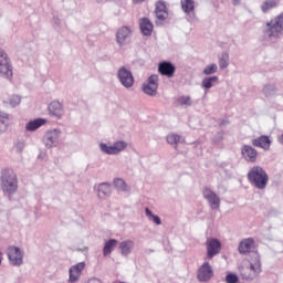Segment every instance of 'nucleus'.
<instances>
[{"label": "nucleus", "instance_id": "obj_2", "mask_svg": "<svg viewBox=\"0 0 283 283\" xmlns=\"http://www.w3.org/2000/svg\"><path fill=\"white\" fill-rule=\"evenodd\" d=\"M1 188L4 193H9V196H12V193H17V190L19 189V180L17 179V174L14 171L4 168L1 172Z\"/></svg>", "mask_w": 283, "mask_h": 283}, {"label": "nucleus", "instance_id": "obj_3", "mask_svg": "<svg viewBox=\"0 0 283 283\" xmlns=\"http://www.w3.org/2000/svg\"><path fill=\"white\" fill-rule=\"evenodd\" d=\"M248 179L256 189H266L269 185V175L264 168L260 166H254L248 172Z\"/></svg>", "mask_w": 283, "mask_h": 283}, {"label": "nucleus", "instance_id": "obj_15", "mask_svg": "<svg viewBox=\"0 0 283 283\" xmlns=\"http://www.w3.org/2000/svg\"><path fill=\"white\" fill-rule=\"evenodd\" d=\"M255 249V241L253 238L244 239L239 244V253L242 255H247V253H251Z\"/></svg>", "mask_w": 283, "mask_h": 283}, {"label": "nucleus", "instance_id": "obj_14", "mask_svg": "<svg viewBox=\"0 0 283 283\" xmlns=\"http://www.w3.org/2000/svg\"><path fill=\"white\" fill-rule=\"evenodd\" d=\"M241 154L248 163H255L258 160V150L249 145L242 147Z\"/></svg>", "mask_w": 283, "mask_h": 283}, {"label": "nucleus", "instance_id": "obj_16", "mask_svg": "<svg viewBox=\"0 0 283 283\" xmlns=\"http://www.w3.org/2000/svg\"><path fill=\"white\" fill-rule=\"evenodd\" d=\"M253 147H260L264 149V151H269L271 149V138L266 135H262L259 138L252 140Z\"/></svg>", "mask_w": 283, "mask_h": 283}, {"label": "nucleus", "instance_id": "obj_37", "mask_svg": "<svg viewBox=\"0 0 283 283\" xmlns=\"http://www.w3.org/2000/svg\"><path fill=\"white\" fill-rule=\"evenodd\" d=\"M113 146H115V150H117V154H120L124 149L127 148V143L125 142H117Z\"/></svg>", "mask_w": 283, "mask_h": 283}, {"label": "nucleus", "instance_id": "obj_18", "mask_svg": "<svg viewBox=\"0 0 283 283\" xmlns=\"http://www.w3.org/2000/svg\"><path fill=\"white\" fill-rule=\"evenodd\" d=\"M85 269V262H80L70 269V282H76Z\"/></svg>", "mask_w": 283, "mask_h": 283}, {"label": "nucleus", "instance_id": "obj_1", "mask_svg": "<svg viewBox=\"0 0 283 283\" xmlns=\"http://www.w3.org/2000/svg\"><path fill=\"white\" fill-rule=\"evenodd\" d=\"M260 273H262V261L258 256L251 261H243L239 266V275L245 282L260 277Z\"/></svg>", "mask_w": 283, "mask_h": 283}, {"label": "nucleus", "instance_id": "obj_34", "mask_svg": "<svg viewBox=\"0 0 283 283\" xmlns=\"http://www.w3.org/2000/svg\"><path fill=\"white\" fill-rule=\"evenodd\" d=\"M114 185L117 189H120L122 191H127V184L123 179H115Z\"/></svg>", "mask_w": 283, "mask_h": 283}, {"label": "nucleus", "instance_id": "obj_26", "mask_svg": "<svg viewBox=\"0 0 283 283\" xmlns=\"http://www.w3.org/2000/svg\"><path fill=\"white\" fill-rule=\"evenodd\" d=\"M109 193H112V188H111L109 184H101L98 186V196L99 197L109 196Z\"/></svg>", "mask_w": 283, "mask_h": 283}, {"label": "nucleus", "instance_id": "obj_20", "mask_svg": "<svg viewBox=\"0 0 283 283\" xmlns=\"http://www.w3.org/2000/svg\"><path fill=\"white\" fill-rule=\"evenodd\" d=\"M49 112L52 116H56V118H62L63 105L60 102H51L49 105Z\"/></svg>", "mask_w": 283, "mask_h": 283}, {"label": "nucleus", "instance_id": "obj_19", "mask_svg": "<svg viewBox=\"0 0 283 283\" xmlns=\"http://www.w3.org/2000/svg\"><path fill=\"white\" fill-rule=\"evenodd\" d=\"M132 36V30L128 27H122L117 30L116 39L119 45H123Z\"/></svg>", "mask_w": 283, "mask_h": 283}, {"label": "nucleus", "instance_id": "obj_5", "mask_svg": "<svg viewBox=\"0 0 283 283\" xmlns=\"http://www.w3.org/2000/svg\"><path fill=\"white\" fill-rule=\"evenodd\" d=\"M0 75L3 78H12V64H10V59L3 49H0Z\"/></svg>", "mask_w": 283, "mask_h": 283}, {"label": "nucleus", "instance_id": "obj_13", "mask_svg": "<svg viewBox=\"0 0 283 283\" xmlns=\"http://www.w3.org/2000/svg\"><path fill=\"white\" fill-rule=\"evenodd\" d=\"M158 72L163 76H167L168 78H172L174 74H176V66L170 62H161L158 66Z\"/></svg>", "mask_w": 283, "mask_h": 283}, {"label": "nucleus", "instance_id": "obj_28", "mask_svg": "<svg viewBox=\"0 0 283 283\" xmlns=\"http://www.w3.org/2000/svg\"><path fill=\"white\" fill-rule=\"evenodd\" d=\"M219 67L221 70H226V67H229V53H222L219 59Z\"/></svg>", "mask_w": 283, "mask_h": 283}, {"label": "nucleus", "instance_id": "obj_31", "mask_svg": "<svg viewBox=\"0 0 283 283\" xmlns=\"http://www.w3.org/2000/svg\"><path fill=\"white\" fill-rule=\"evenodd\" d=\"M146 216L149 218V220H153V222H155V224H163L160 217L153 214L151 210H149V208H146Z\"/></svg>", "mask_w": 283, "mask_h": 283}, {"label": "nucleus", "instance_id": "obj_38", "mask_svg": "<svg viewBox=\"0 0 283 283\" xmlns=\"http://www.w3.org/2000/svg\"><path fill=\"white\" fill-rule=\"evenodd\" d=\"M9 103L11 105V107H17V105L21 104V97H19V95H13L10 99Z\"/></svg>", "mask_w": 283, "mask_h": 283}, {"label": "nucleus", "instance_id": "obj_36", "mask_svg": "<svg viewBox=\"0 0 283 283\" xmlns=\"http://www.w3.org/2000/svg\"><path fill=\"white\" fill-rule=\"evenodd\" d=\"M226 282L227 283H238V282H240V277H238L237 274L229 273L228 275H226Z\"/></svg>", "mask_w": 283, "mask_h": 283}, {"label": "nucleus", "instance_id": "obj_30", "mask_svg": "<svg viewBox=\"0 0 283 283\" xmlns=\"http://www.w3.org/2000/svg\"><path fill=\"white\" fill-rule=\"evenodd\" d=\"M99 148L104 153V154H113V155H116L118 154L117 150H116V147L113 145V146H107L106 144H101L99 145Z\"/></svg>", "mask_w": 283, "mask_h": 283}, {"label": "nucleus", "instance_id": "obj_40", "mask_svg": "<svg viewBox=\"0 0 283 283\" xmlns=\"http://www.w3.org/2000/svg\"><path fill=\"white\" fill-rule=\"evenodd\" d=\"M145 0H133L134 3H143Z\"/></svg>", "mask_w": 283, "mask_h": 283}, {"label": "nucleus", "instance_id": "obj_11", "mask_svg": "<svg viewBox=\"0 0 283 283\" xmlns=\"http://www.w3.org/2000/svg\"><path fill=\"white\" fill-rule=\"evenodd\" d=\"M143 92L148 96H156V92H158V75L148 77V83L144 84Z\"/></svg>", "mask_w": 283, "mask_h": 283}, {"label": "nucleus", "instance_id": "obj_9", "mask_svg": "<svg viewBox=\"0 0 283 283\" xmlns=\"http://www.w3.org/2000/svg\"><path fill=\"white\" fill-rule=\"evenodd\" d=\"M213 277V268L209 264V262H205L197 272V279L199 282H209Z\"/></svg>", "mask_w": 283, "mask_h": 283}, {"label": "nucleus", "instance_id": "obj_32", "mask_svg": "<svg viewBox=\"0 0 283 283\" xmlns=\"http://www.w3.org/2000/svg\"><path fill=\"white\" fill-rule=\"evenodd\" d=\"M178 105H185L186 107L191 106V97L190 96H180L177 99Z\"/></svg>", "mask_w": 283, "mask_h": 283}, {"label": "nucleus", "instance_id": "obj_41", "mask_svg": "<svg viewBox=\"0 0 283 283\" xmlns=\"http://www.w3.org/2000/svg\"><path fill=\"white\" fill-rule=\"evenodd\" d=\"M279 140H280V143H282V145H283V133H282V135L280 136Z\"/></svg>", "mask_w": 283, "mask_h": 283}, {"label": "nucleus", "instance_id": "obj_29", "mask_svg": "<svg viewBox=\"0 0 283 283\" xmlns=\"http://www.w3.org/2000/svg\"><path fill=\"white\" fill-rule=\"evenodd\" d=\"M217 81H218V76H212V77L205 78L202 81V86L206 90H211V87H213V83H216Z\"/></svg>", "mask_w": 283, "mask_h": 283}, {"label": "nucleus", "instance_id": "obj_10", "mask_svg": "<svg viewBox=\"0 0 283 283\" xmlns=\"http://www.w3.org/2000/svg\"><path fill=\"white\" fill-rule=\"evenodd\" d=\"M202 196L206 200H208L211 209H220V197L213 192L210 188H203Z\"/></svg>", "mask_w": 283, "mask_h": 283}, {"label": "nucleus", "instance_id": "obj_8", "mask_svg": "<svg viewBox=\"0 0 283 283\" xmlns=\"http://www.w3.org/2000/svg\"><path fill=\"white\" fill-rule=\"evenodd\" d=\"M206 249H207V258L208 260H211L212 258H216L218 253H220L222 249V244L218 239L210 238L206 242Z\"/></svg>", "mask_w": 283, "mask_h": 283}, {"label": "nucleus", "instance_id": "obj_35", "mask_svg": "<svg viewBox=\"0 0 283 283\" xmlns=\"http://www.w3.org/2000/svg\"><path fill=\"white\" fill-rule=\"evenodd\" d=\"M217 72L218 65L216 64H211L203 70V74H206L207 76H209V74H216Z\"/></svg>", "mask_w": 283, "mask_h": 283}, {"label": "nucleus", "instance_id": "obj_4", "mask_svg": "<svg viewBox=\"0 0 283 283\" xmlns=\"http://www.w3.org/2000/svg\"><path fill=\"white\" fill-rule=\"evenodd\" d=\"M269 28L266 30L268 36H280L283 32V12L266 23Z\"/></svg>", "mask_w": 283, "mask_h": 283}, {"label": "nucleus", "instance_id": "obj_7", "mask_svg": "<svg viewBox=\"0 0 283 283\" xmlns=\"http://www.w3.org/2000/svg\"><path fill=\"white\" fill-rule=\"evenodd\" d=\"M155 14H156V23H163L167 21L169 17V11L167 10V3L163 0H159L155 3Z\"/></svg>", "mask_w": 283, "mask_h": 283}, {"label": "nucleus", "instance_id": "obj_23", "mask_svg": "<svg viewBox=\"0 0 283 283\" xmlns=\"http://www.w3.org/2000/svg\"><path fill=\"white\" fill-rule=\"evenodd\" d=\"M119 249L122 255H129L132 253V249H134V241L126 240L119 243Z\"/></svg>", "mask_w": 283, "mask_h": 283}, {"label": "nucleus", "instance_id": "obj_25", "mask_svg": "<svg viewBox=\"0 0 283 283\" xmlns=\"http://www.w3.org/2000/svg\"><path fill=\"white\" fill-rule=\"evenodd\" d=\"M276 7H277V2L275 0H266L261 6V10L262 12L266 13L269 12V10H273V8H276Z\"/></svg>", "mask_w": 283, "mask_h": 283}, {"label": "nucleus", "instance_id": "obj_22", "mask_svg": "<svg viewBox=\"0 0 283 283\" xmlns=\"http://www.w3.org/2000/svg\"><path fill=\"white\" fill-rule=\"evenodd\" d=\"M116 244H118V241L116 239L108 240L103 248V255L107 258V255H112V251L116 249Z\"/></svg>", "mask_w": 283, "mask_h": 283}, {"label": "nucleus", "instance_id": "obj_17", "mask_svg": "<svg viewBox=\"0 0 283 283\" xmlns=\"http://www.w3.org/2000/svg\"><path fill=\"white\" fill-rule=\"evenodd\" d=\"M139 28L142 30V33L145 36H151V33L154 32V23H151L150 19L143 18L139 20Z\"/></svg>", "mask_w": 283, "mask_h": 283}, {"label": "nucleus", "instance_id": "obj_12", "mask_svg": "<svg viewBox=\"0 0 283 283\" xmlns=\"http://www.w3.org/2000/svg\"><path fill=\"white\" fill-rule=\"evenodd\" d=\"M118 78L124 87H132L134 85V75H132V72L127 71L125 67H122L118 71Z\"/></svg>", "mask_w": 283, "mask_h": 283}, {"label": "nucleus", "instance_id": "obj_39", "mask_svg": "<svg viewBox=\"0 0 283 283\" xmlns=\"http://www.w3.org/2000/svg\"><path fill=\"white\" fill-rule=\"evenodd\" d=\"M1 262H3V253L0 250V264H1Z\"/></svg>", "mask_w": 283, "mask_h": 283}, {"label": "nucleus", "instance_id": "obj_21", "mask_svg": "<svg viewBox=\"0 0 283 283\" xmlns=\"http://www.w3.org/2000/svg\"><path fill=\"white\" fill-rule=\"evenodd\" d=\"M45 123H48L46 119L36 118V119H33V120H30L29 123H27L25 129H27V132H36V129H39V127H43V125H45Z\"/></svg>", "mask_w": 283, "mask_h": 283}, {"label": "nucleus", "instance_id": "obj_27", "mask_svg": "<svg viewBox=\"0 0 283 283\" xmlns=\"http://www.w3.org/2000/svg\"><path fill=\"white\" fill-rule=\"evenodd\" d=\"M181 8L184 12H192L195 8V2L192 0H181Z\"/></svg>", "mask_w": 283, "mask_h": 283}, {"label": "nucleus", "instance_id": "obj_6", "mask_svg": "<svg viewBox=\"0 0 283 283\" xmlns=\"http://www.w3.org/2000/svg\"><path fill=\"white\" fill-rule=\"evenodd\" d=\"M7 255L12 266H21L23 264V251H21V248L14 245L9 247L7 249Z\"/></svg>", "mask_w": 283, "mask_h": 283}, {"label": "nucleus", "instance_id": "obj_33", "mask_svg": "<svg viewBox=\"0 0 283 283\" xmlns=\"http://www.w3.org/2000/svg\"><path fill=\"white\" fill-rule=\"evenodd\" d=\"M167 143L169 145H178V143H180V136L176 134H170L167 136Z\"/></svg>", "mask_w": 283, "mask_h": 283}, {"label": "nucleus", "instance_id": "obj_24", "mask_svg": "<svg viewBox=\"0 0 283 283\" xmlns=\"http://www.w3.org/2000/svg\"><path fill=\"white\" fill-rule=\"evenodd\" d=\"M8 113L0 112V133L6 132V129H8Z\"/></svg>", "mask_w": 283, "mask_h": 283}]
</instances>
